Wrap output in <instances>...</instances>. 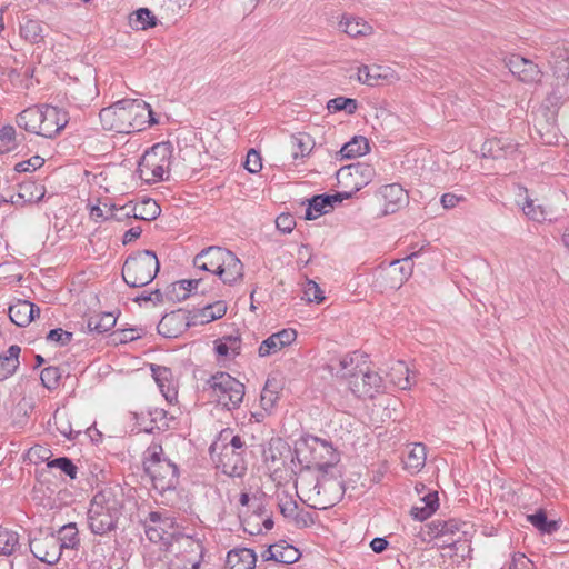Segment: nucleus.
<instances>
[{
    "label": "nucleus",
    "mask_w": 569,
    "mask_h": 569,
    "mask_svg": "<svg viewBox=\"0 0 569 569\" xmlns=\"http://www.w3.org/2000/svg\"><path fill=\"white\" fill-rule=\"evenodd\" d=\"M124 509V493L120 485H106L92 496L87 512L90 531L104 536L118 528Z\"/></svg>",
    "instance_id": "nucleus-1"
},
{
    "label": "nucleus",
    "mask_w": 569,
    "mask_h": 569,
    "mask_svg": "<svg viewBox=\"0 0 569 569\" xmlns=\"http://www.w3.org/2000/svg\"><path fill=\"white\" fill-rule=\"evenodd\" d=\"M147 102L140 99H122L101 109L100 122L104 130L117 133L140 132L146 129Z\"/></svg>",
    "instance_id": "nucleus-2"
},
{
    "label": "nucleus",
    "mask_w": 569,
    "mask_h": 569,
    "mask_svg": "<svg viewBox=\"0 0 569 569\" xmlns=\"http://www.w3.org/2000/svg\"><path fill=\"white\" fill-rule=\"evenodd\" d=\"M143 471L150 477L153 488L161 495L174 490L179 485V468L164 456L158 442H151L142 456Z\"/></svg>",
    "instance_id": "nucleus-3"
},
{
    "label": "nucleus",
    "mask_w": 569,
    "mask_h": 569,
    "mask_svg": "<svg viewBox=\"0 0 569 569\" xmlns=\"http://www.w3.org/2000/svg\"><path fill=\"white\" fill-rule=\"evenodd\" d=\"M160 263L152 250H140L129 256L122 266V278L132 288L149 284L159 272Z\"/></svg>",
    "instance_id": "nucleus-4"
},
{
    "label": "nucleus",
    "mask_w": 569,
    "mask_h": 569,
    "mask_svg": "<svg viewBox=\"0 0 569 569\" xmlns=\"http://www.w3.org/2000/svg\"><path fill=\"white\" fill-rule=\"evenodd\" d=\"M296 453L299 461L306 463V468H315L325 473L339 461V453L331 442L316 436L305 438Z\"/></svg>",
    "instance_id": "nucleus-5"
},
{
    "label": "nucleus",
    "mask_w": 569,
    "mask_h": 569,
    "mask_svg": "<svg viewBox=\"0 0 569 569\" xmlns=\"http://www.w3.org/2000/svg\"><path fill=\"white\" fill-rule=\"evenodd\" d=\"M171 157L170 142L156 143L141 157L137 172L149 184L166 180L163 176L170 169Z\"/></svg>",
    "instance_id": "nucleus-6"
},
{
    "label": "nucleus",
    "mask_w": 569,
    "mask_h": 569,
    "mask_svg": "<svg viewBox=\"0 0 569 569\" xmlns=\"http://www.w3.org/2000/svg\"><path fill=\"white\" fill-rule=\"evenodd\" d=\"M206 385L211 398L227 410L237 409L242 403L244 385L230 373L218 371L206 381Z\"/></svg>",
    "instance_id": "nucleus-7"
},
{
    "label": "nucleus",
    "mask_w": 569,
    "mask_h": 569,
    "mask_svg": "<svg viewBox=\"0 0 569 569\" xmlns=\"http://www.w3.org/2000/svg\"><path fill=\"white\" fill-rule=\"evenodd\" d=\"M141 523L148 540L162 543L164 548L181 532L176 517L169 511H150Z\"/></svg>",
    "instance_id": "nucleus-8"
},
{
    "label": "nucleus",
    "mask_w": 569,
    "mask_h": 569,
    "mask_svg": "<svg viewBox=\"0 0 569 569\" xmlns=\"http://www.w3.org/2000/svg\"><path fill=\"white\" fill-rule=\"evenodd\" d=\"M164 551L183 562L184 568L190 566V569H199L206 549L201 539L180 532L176 536V539L169 542Z\"/></svg>",
    "instance_id": "nucleus-9"
},
{
    "label": "nucleus",
    "mask_w": 569,
    "mask_h": 569,
    "mask_svg": "<svg viewBox=\"0 0 569 569\" xmlns=\"http://www.w3.org/2000/svg\"><path fill=\"white\" fill-rule=\"evenodd\" d=\"M343 378L348 380L349 389L358 398L372 399L386 390L382 377L368 368H360L350 373L345 372Z\"/></svg>",
    "instance_id": "nucleus-10"
},
{
    "label": "nucleus",
    "mask_w": 569,
    "mask_h": 569,
    "mask_svg": "<svg viewBox=\"0 0 569 569\" xmlns=\"http://www.w3.org/2000/svg\"><path fill=\"white\" fill-rule=\"evenodd\" d=\"M217 450H219V455L216 460V467L220 469L222 473L238 478L246 475L247 461L242 452L233 451V449L230 448H219V442H213L209 448L210 455L212 456Z\"/></svg>",
    "instance_id": "nucleus-11"
},
{
    "label": "nucleus",
    "mask_w": 569,
    "mask_h": 569,
    "mask_svg": "<svg viewBox=\"0 0 569 569\" xmlns=\"http://www.w3.org/2000/svg\"><path fill=\"white\" fill-rule=\"evenodd\" d=\"M419 256V251H415L409 256L392 261L387 269L380 273L385 284L390 289H399L412 274V259Z\"/></svg>",
    "instance_id": "nucleus-12"
},
{
    "label": "nucleus",
    "mask_w": 569,
    "mask_h": 569,
    "mask_svg": "<svg viewBox=\"0 0 569 569\" xmlns=\"http://www.w3.org/2000/svg\"><path fill=\"white\" fill-rule=\"evenodd\" d=\"M29 547L34 558L48 565L58 562L63 553L54 533H41L39 537L30 539Z\"/></svg>",
    "instance_id": "nucleus-13"
},
{
    "label": "nucleus",
    "mask_w": 569,
    "mask_h": 569,
    "mask_svg": "<svg viewBox=\"0 0 569 569\" xmlns=\"http://www.w3.org/2000/svg\"><path fill=\"white\" fill-rule=\"evenodd\" d=\"M506 67L520 81L526 83L538 82L541 79L539 67L531 60L513 53L506 59Z\"/></svg>",
    "instance_id": "nucleus-14"
},
{
    "label": "nucleus",
    "mask_w": 569,
    "mask_h": 569,
    "mask_svg": "<svg viewBox=\"0 0 569 569\" xmlns=\"http://www.w3.org/2000/svg\"><path fill=\"white\" fill-rule=\"evenodd\" d=\"M68 112L58 107L42 104L41 136L44 138L56 137L68 123Z\"/></svg>",
    "instance_id": "nucleus-15"
},
{
    "label": "nucleus",
    "mask_w": 569,
    "mask_h": 569,
    "mask_svg": "<svg viewBox=\"0 0 569 569\" xmlns=\"http://www.w3.org/2000/svg\"><path fill=\"white\" fill-rule=\"evenodd\" d=\"M228 249L211 246L202 249L198 254L193 258L194 268L210 272L212 274L218 276V271L223 267L224 256Z\"/></svg>",
    "instance_id": "nucleus-16"
},
{
    "label": "nucleus",
    "mask_w": 569,
    "mask_h": 569,
    "mask_svg": "<svg viewBox=\"0 0 569 569\" xmlns=\"http://www.w3.org/2000/svg\"><path fill=\"white\" fill-rule=\"evenodd\" d=\"M191 325V320H189L186 313L178 310L164 315L159 321L157 330L159 335L166 338H177Z\"/></svg>",
    "instance_id": "nucleus-17"
},
{
    "label": "nucleus",
    "mask_w": 569,
    "mask_h": 569,
    "mask_svg": "<svg viewBox=\"0 0 569 569\" xmlns=\"http://www.w3.org/2000/svg\"><path fill=\"white\" fill-rule=\"evenodd\" d=\"M380 194L385 201L383 213L391 214L409 202L407 191L399 183L386 184L380 188Z\"/></svg>",
    "instance_id": "nucleus-18"
},
{
    "label": "nucleus",
    "mask_w": 569,
    "mask_h": 569,
    "mask_svg": "<svg viewBox=\"0 0 569 569\" xmlns=\"http://www.w3.org/2000/svg\"><path fill=\"white\" fill-rule=\"evenodd\" d=\"M150 370L152 378L166 400L170 403L177 400L178 391L171 369L169 367L151 363Z\"/></svg>",
    "instance_id": "nucleus-19"
},
{
    "label": "nucleus",
    "mask_w": 569,
    "mask_h": 569,
    "mask_svg": "<svg viewBox=\"0 0 569 569\" xmlns=\"http://www.w3.org/2000/svg\"><path fill=\"white\" fill-rule=\"evenodd\" d=\"M297 338V331L292 328L282 329L267 339H264L259 347V356L267 357L278 352L282 348L290 346Z\"/></svg>",
    "instance_id": "nucleus-20"
},
{
    "label": "nucleus",
    "mask_w": 569,
    "mask_h": 569,
    "mask_svg": "<svg viewBox=\"0 0 569 569\" xmlns=\"http://www.w3.org/2000/svg\"><path fill=\"white\" fill-rule=\"evenodd\" d=\"M8 315L10 320L18 327H27L40 315V308L28 300L19 299L9 306Z\"/></svg>",
    "instance_id": "nucleus-21"
},
{
    "label": "nucleus",
    "mask_w": 569,
    "mask_h": 569,
    "mask_svg": "<svg viewBox=\"0 0 569 569\" xmlns=\"http://www.w3.org/2000/svg\"><path fill=\"white\" fill-rule=\"evenodd\" d=\"M393 78L395 72L389 67L362 64L358 68L357 79L359 82L367 86H380L383 81H390Z\"/></svg>",
    "instance_id": "nucleus-22"
},
{
    "label": "nucleus",
    "mask_w": 569,
    "mask_h": 569,
    "mask_svg": "<svg viewBox=\"0 0 569 569\" xmlns=\"http://www.w3.org/2000/svg\"><path fill=\"white\" fill-rule=\"evenodd\" d=\"M224 260L223 267L218 271V277L224 284L233 286L243 277V264L230 250L227 251Z\"/></svg>",
    "instance_id": "nucleus-23"
},
{
    "label": "nucleus",
    "mask_w": 569,
    "mask_h": 569,
    "mask_svg": "<svg viewBox=\"0 0 569 569\" xmlns=\"http://www.w3.org/2000/svg\"><path fill=\"white\" fill-rule=\"evenodd\" d=\"M16 123L27 132L41 136L42 104L32 106L22 110L17 114Z\"/></svg>",
    "instance_id": "nucleus-24"
},
{
    "label": "nucleus",
    "mask_w": 569,
    "mask_h": 569,
    "mask_svg": "<svg viewBox=\"0 0 569 569\" xmlns=\"http://www.w3.org/2000/svg\"><path fill=\"white\" fill-rule=\"evenodd\" d=\"M257 553L250 548H234L228 551L226 559L227 569H254Z\"/></svg>",
    "instance_id": "nucleus-25"
},
{
    "label": "nucleus",
    "mask_w": 569,
    "mask_h": 569,
    "mask_svg": "<svg viewBox=\"0 0 569 569\" xmlns=\"http://www.w3.org/2000/svg\"><path fill=\"white\" fill-rule=\"evenodd\" d=\"M548 62L555 73L569 74V48L565 42H557L550 48Z\"/></svg>",
    "instance_id": "nucleus-26"
},
{
    "label": "nucleus",
    "mask_w": 569,
    "mask_h": 569,
    "mask_svg": "<svg viewBox=\"0 0 569 569\" xmlns=\"http://www.w3.org/2000/svg\"><path fill=\"white\" fill-rule=\"evenodd\" d=\"M461 522L457 519H435L427 523V533L430 538L452 537L461 529Z\"/></svg>",
    "instance_id": "nucleus-27"
},
{
    "label": "nucleus",
    "mask_w": 569,
    "mask_h": 569,
    "mask_svg": "<svg viewBox=\"0 0 569 569\" xmlns=\"http://www.w3.org/2000/svg\"><path fill=\"white\" fill-rule=\"evenodd\" d=\"M20 352L21 348L18 345H12L6 353L0 355V381L8 379L17 371Z\"/></svg>",
    "instance_id": "nucleus-28"
},
{
    "label": "nucleus",
    "mask_w": 569,
    "mask_h": 569,
    "mask_svg": "<svg viewBox=\"0 0 569 569\" xmlns=\"http://www.w3.org/2000/svg\"><path fill=\"white\" fill-rule=\"evenodd\" d=\"M530 522L541 535H552L560 529V520H550L545 509H538L535 513L527 515Z\"/></svg>",
    "instance_id": "nucleus-29"
},
{
    "label": "nucleus",
    "mask_w": 569,
    "mask_h": 569,
    "mask_svg": "<svg viewBox=\"0 0 569 569\" xmlns=\"http://www.w3.org/2000/svg\"><path fill=\"white\" fill-rule=\"evenodd\" d=\"M370 173H371L370 167L357 163V164L341 168L337 172V179H338L339 184H341V186H347L348 183H351V182H353V184L356 186V183H359V181H357L358 178H363L366 174L369 176ZM360 183L362 187L367 182L365 180H361Z\"/></svg>",
    "instance_id": "nucleus-30"
},
{
    "label": "nucleus",
    "mask_w": 569,
    "mask_h": 569,
    "mask_svg": "<svg viewBox=\"0 0 569 569\" xmlns=\"http://www.w3.org/2000/svg\"><path fill=\"white\" fill-rule=\"evenodd\" d=\"M388 377L390 382L402 390L409 389L415 383L411 371L405 361H396L390 368Z\"/></svg>",
    "instance_id": "nucleus-31"
},
{
    "label": "nucleus",
    "mask_w": 569,
    "mask_h": 569,
    "mask_svg": "<svg viewBox=\"0 0 569 569\" xmlns=\"http://www.w3.org/2000/svg\"><path fill=\"white\" fill-rule=\"evenodd\" d=\"M54 537L58 540L62 552L64 550H74L80 545L79 532L76 523L73 522L62 526L57 533H54Z\"/></svg>",
    "instance_id": "nucleus-32"
},
{
    "label": "nucleus",
    "mask_w": 569,
    "mask_h": 569,
    "mask_svg": "<svg viewBox=\"0 0 569 569\" xmlns=\"http://www.w3.org/2000/svg\"><path fill=\"white\" fill-rule=\"evenodd\" d=\"M160 213V206L151 198H144L132 207V216L138 220L152 221L156 220Z\"/></svg>",
    "instance_id": "nucleus-33"
},
{
    "label": "nucleus",
    "mask_w": 569,
    "mask_h": 569,
    "mask_svg": "<svg viewBox=\"0 0 569 569\" xmlns=\"http://www.w3.org/2000/svg\"><path fill=\"white\" fill-rule=\"evenodd\" d=\"M201 279H183L171 284L166 296L169 300L181 301L189 298L192 290H196Z\"/></svg>",
    "instance_id": "nucleus-34"
},
{
    "label": "nucleus",
    "mask_w": 569,
    "mask_h": 569,
    "mask_svg": "<svg viewBox=\"0 0 569 569\" xmlns=\"http://www.w3.org/2000/svg\"><path fill=\"white\" fill-rule=\"evenodd\" d=\"M369 150L368 139L362 136H355L341 147L340 154L342 159H355L365 156Z\"/></svg>",
    "instance_id": "nucleus-35"
},
{
    "label": "nucleus",
    "mask_w": 569,
    "mask_h": 569,
    "mask_svg": "<svg viewBox=\"0 0 569 569\" xmlns=\"http://www.w3.org/2000/svg\"><path fill=\"white\" fill-rule=\"evenodd\" d=\"M426 459V446L423 443H415L403 460L405 468L411 472H418L421 468H423Z\"/></svg>",
    "instance_id": "nucleus-36"
},
{
    "label": "nucleus",
    "mask_w": 569,
    "mask_h": 569,
    "mask_svg": "<svg viewBox=\"0 0 569 569\" xmlns=\"http://www.w3.org/2000/svg\"><path fill=\"white\" fill-rule=\"evenodd\" d=\"M43 23L37 19H27L20 24L21 37L30 43H40L44 40Z\"/></svg>",
    "instance_id": "nucleus-37"
},
{
    "label": "nucleus",
    "mask_w": 569,
    "mask_h": 569,
    "mask_svg": "<svg viewBox=\"0 0 569 569\" xmlns=\"http://www.w3.org/2000/svg\"><path fill=\"white\" fill-rule=\"evenodd\" d=\"M339 27L345 33L352 38L366 36L371 31V27L366 21L353 17H342Z\"/></svg>",
    "instance_id": "nucleus-38"
},
{
    "label": "nucleus",
    "mask_w": 569,
    "mask_h": 569,
    "mask_svg": "<svg viewBox=\"0 0 569 569\" xmlns=\"http://www.w3.org/2000/svg\"><path fill=\"white\" fill-rule=\"evenodd\" d=\"M117 318L110 312L89 317L87 328L90 332L104 333L116 326Z\"/></svg>",
    "instance_id": "nucleus-39"
},
{
    "label": "nucleus",
    "mask_w": 569,
    "mask_h": 569,
    "mask_svg": "<svg viewBox=\"0 0 569 569\" xmlns=\"http://www.w3.org/2000/svg\"><path fill=\"white\" fill-rule=\"evenodd\" d=\"M329 199L327 193L317 194L308 199L305 219L315 220L329 211Z\"/></svg>",
    "instance_id": "nucleus-40"
},
{
    "label": "nucleus",
    "mask_w": 569,
    "mask_h": 569,
    "mask_svg": "<svg viewBox=\"0 0 569 569\" xmlns=\"http://www.w3.org/2000/svg\"><path fill=\"white\" fill-rule=\"evenodd\" d=\"M129 23L137 30H146L157 24V18L148 8H140L129 17Z\"/></svg>",
    "instance_id": "nucleus-41"
},
{
    "label": "nucleus",
    "mask_w": 569,
    "mask_h": 569,
    "mask_svg": "<svg viewBox=\"0 0 569 569\" xmlns=\"http://www.w3.org/2000/svg\"><path fill=\"white\" fill-rule=\"evenodd\" d=\"M19 548V535L0 525V556H11Z\"/></svg>",
    "instance_id": "nucleus-42"
},
{
    "label": "nucleus",
    "mask_w": 569,
    "mask_h": 569,
    "mask_svg": "<svg viewBox=\"0 0 569 569\" xmlns=\"http://www.w3.org/2000/svg\"><path fill=\"white\" fill-rule=\"evenodd\" d=\"M278 393L277 381L268 379L260 395V403L266 411L270 412L274 408L279 399Z\"/></svg>",
    "instance_id": "nucleus-43"
},
{
    "label": "nucleus",
    "mask_w": 569,
    "mask_h": 569,
    "mask_svg": "<svg viewBox=\"0 0 569 569\" xmlns=\"http://www.w3.org/2000/svg\"><path fill=\"white\" fill-rule=\"evenodd\" d=\"M217 442H221L219 443V448H230L233 449V451H240L242 453H244L247 448L242 438L239 435H232L230 429L222 430Z\"/></svg>",
    "instance_id": "nucleus-44"
},
{
    "label": "nucleus",
    "mask_w": 569,
    "mask_h": 569,
    "mask_svg": "<svg viewBox=\"0 0 569 569\" xmlns=\"http://www.w3.org/2000/svg\"><path fill=\"white\" fill-rule=\"evenodd\" d=\"M522 211L530 220L536 222L551 220L547 209L541 204H536L535 200L530 198H526V201L522 206Z\"/></svg>",
    "instance_id": "nucleus-45"
},
{
    "label": "nucleus",
    "mask_w": 569,
    "mask_h": 569,
    "mask_svg": "<svg viewBox=\"0 0 569 569\" xmlns=\"http://www.w3.org/2000/svg\"><path fill=\"white\" fill-rule=\"evenodd\" d=\"M329 112L345 111L347 114H353L358 109V101L352 98L337 97L327 102Z\"/></svg>",
    "instance_id": "nucleus-46"
},
{
    "label": "nucleus",
    "mask_w": 569,
    "mask_h": 569,
    "mask_svg": "<svg viewBox=\"0 0 569 569\" xmlns=\"http://www.w3.org/2000/svg\"><path fill=\"white\" fill-rule=\"evenodd\" d=\"M292 158H305L311 151V138L306 133H299L291 137Z\"/></svg>",
    "instance_id": "nucleus-47"
},
{
    "label": "nucleus",
    "mask_w": 569,
    "mask_h": 569,
    "mask_svg": "<svg viewBox=\"0 0 569 569\" xmlns=\"http://www.w3.org/2000/svg\"><path fill=\"white\" fill-rule=\"evenodd\" d=\"M284 541L277 543L276 562L291 565L300 558V552L291 545H283Z\"/></svg>",
    "instance_id": "nucleus-48"
},
{
    "label": "nucleus",
    "mask_w": 569,
    "mask_h": 569,
    "mask_svg": "<svg viewBox=\"0 0 569 569\" xmlns=\"http://www.w3.org/2000/svg\"><path fill=\"white\" fill-rule=\"evenodd\" d=\"M18 134L13 126L7 124L0 129V141L4 144L3 149H0V153L11 152L19 146L17 141Z\"/></svg>",
    "instance_id": "nucleus-49"
},
{
    "label": "nucleus",
    "mask_w": 569,
    "mask_h": 569,
    "mask_svg": "<svg viewBox=\"0 0 569 569\" xmlns=\"http://www.w3.org/2000/svg\"><path fill=\"white\" fill-rule=\"evenodd\" d=\"M41 383L48 390H54L59 387L61 380V370L59 367L49 366L40 373Z\"/></svg>",
    "instance_id": "nucleus-50"
},
{
    "label": "nucleus",
    "mask_w": 569,
    "mask_h": 569,
    "mask_svg": "<svg viewBox=\"0 0 569 569\" xmlns=\"http://www.w3.org/2000/svg\"><path fill=\"white\" fill-rule=\"evenodd\" d=\"M47 467L52 469H60L63 473H66L70 479H76L78 475V467L73 463V461L68 457H59L52 460H48Z\"/></svg>",
    "instance_id": "nucleus-51"
},
{
    "label": "nucleus",
    "mask_w": 569,
    "mask_h": 569,
    "mask_svg": "<svg viewBox=\"0 0 569 569\" xmlns=\"http://www.w3.org/2000/svg\"><path fill=\"white\" fill-rule=\"evenodd\" d=\"M117 211L118 208L114 204L108 206L107 203H104V209L101 208L99 204H96L90 208V217L94 220L101 218L103 220L121 221L122 217H117Z\"/></svg>",
    "instance_id": "nucleus-52"
},
{
    "label": "nucleus",
    "mask_w": 569,
    "mask_h": 569,
    "mask_svg": "<svg viewBox=\"0 0 569 569\" xmlns=\"http://www.w3.org/2000/svg\"><path fill=\"white\" fill-rule=\"evenodd\" d=\"M482 156L486 158L500 159L506 157L505 146L501 140H487L481 147Z\"/></svg>",
    "instance_id": "nucleus-53"
},
{
    "label": "nucleus",
    "mask_w": 569,
    "mask_h": 569,
    "mask_svg": "<svg viewBox=\"0 0 569 569\" xmlns=\"http://www.w3.org/2000/svg\"><path fill=\"white\" fill-rule=\"evenodd\" d=\"M73 338V333L62 328H56L48 332L47 340L54 342L57 346L64 347L68 346Z\"/></svg>",
    "instance_id": "nucleus-54"
},
{
    "label": "nucleus",
    "mask_w": 569,
    "mask_h": 569,
    "mask_svg": "<svg viewBox=\"0 0 569 569\" xmlns=\"http://www.w3.org/2000/svg\"><path fill=\"white\" fill-rule=\"evenodd\" d=\"M151 421L156 423L158 429H169L170 421L173 420V417L170 416L167 410L161 408H154L150 411Z\"/></svg>",
    "instance_id": "nucleus-55"
},
{
    "label": "nucleus",
    "mask_w": 569,
    "mask_h": 569,
    "mask_svg": "<svg viewBox=\"0 0 569 569\" xmlns=\"http://www.w3.org/2000/svg\"><path fill=\"white\" fill-rule=\"evenodd\" d=\"M306 298L310 302H317L320 303L325 300V293L321 290V288L318 286L317 282L313 280H308L305 291H303Z\"/></svg>",
    "instance_id": "nucleus-56"
},
{
    "label": "nucleus",
    "mask_w": 569,
    "mask_h": 569,
    "mask_svg": "<svg viewBox=\"0 0 569 569\" xmlns=\"http://www.w3.org/2000/svg\"><path fill=\"white\" fill-rule=\"evenodd\" d=\"M43 163H44L43 158H41L39 156H34V157H32V158H30L28 160L18 162L14 166V171L19 172V173L32 172V171L41 168L43 166Z\"/></svg>",
    "instance_id": "nucleus-57"
},
{
    "label": "nucleus",
    "mask_w": 569,
    "mask_h": 569,
    "mask_svg": "<svg viewBox=\"0 0 569 569\" xmlns=\"http://www.w3.org/2000/svg\"><path fill=\"white\" fill-rule=\"evenodd\" d=\"M244 168L251 172L257 173L262 169V159L258 151L251 149L246 158Z\"/></svg>",
    "instance_id": "nucleus-58"
},
{
    "label": "nucleus",
    "mask_w": 569,
    "mask_h": 569,
    "mask_svg": "<svg viewBox=\"0 0 569 569\" xmlns=\"http://www.w3.org/2000/svg\"><path fill=\"white\" fill-rule=\"evenodd\" d=\"M276 227L282 233H290L296 227L295 217L290 213H281L276 219Z\"/></svg>",
    "instance_id": "nucleus-59"
},
{
    "label": "nucleus",
    "mask_w": 569,
    "mask_h": 569,
    "mask_svg": "<svg viewBox=\"0 0 569 569\" xmlns=\"http://www.w3.org/2000/svg\"><path fill=\"white\" fill-rule=\"evenodd\" d=\"M465 201H466L465 196L456 194V193H451V192L443 193L440 199V202L445 209H453L460 202H465Z\"/></svg>",
    "instance_id": "nucleus-60"
},
{
    "label": "nucleus",
    "mask_w": 569,
    "mask_h": 569,
    "mask_svg": "<svg viewBox=\"0 0 569 569\" xmlns=\"http://www.w3.org/2000/svg\"><path fill=\"white\" fill-rule=\"evenodd\" d=\"M94 92H96V84H93L91 81H89V83H88L87 92H81L78 88H72L70 90L71 97L74 100H78V101H80L82 103L91 100Z\"/></svg>",
    "instance_id": "nucleus-61"
},
{
    "label": "nucleus",
    "mask_w": 569,
    "mask_h": 569,
    "mask_svg": "<svg viewBox=\"0 0 569 569\" xmlns=\"http://www.w3.org/2000/svg\"><path fill=\"white\" fill-rule=\"evenodd\" d=\"M433 513L432 506L425 507L423 505H416L410 510V516L418 521H425Z\"/></svg>",
    "instance_id": "nucleus-62"
},
{
    "label": "nucleus",
    "mask_w": 569,
    "mask_h": 569,
    "mask_svg": "<svg viewBox=\"0 0 569 569\" xmlns=\"http://www.w3.org/2000/svg\"><path fill=\"white\" fill-rule=\"evenodd\" d=\"M295 523L298 528H308L315 523L313 515L309 511L296 512L293 516Z\"/></svg>",
    "instance_id": "nucleus-63"
},
{
    "label": "nucleus",
    "mask_w": 569,
    "mask_h": 569,
    "mask_svg": "<svg viewBox=\"0 0 569 569\" xmlns=\"http://www.w3.org/2000/svg\"><path fill=\"white\" fill-rule=\"evenodd\" d=\"M509 569H532V562L523 553H515Z\"/></svg>",
    "instance_id": "nucleus-64"
}]
</instances>
